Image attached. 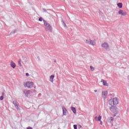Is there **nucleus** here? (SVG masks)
Here are the masks:
<instances>
[{
  "label": "nucleus",
  "mask_w": 129,
  "mask_h": 129,
  "mask_svg": "<svg viewBox=\"0 0 129 129\" xmlns=\"http://www.w3.org/2000/svg\"><path fill=\"white\" fill-rule=\"evenodd\" d=\"M109 104L111 106H115L118 104V99L117 98H114L109 100Z\"/></svg>",
  "instance_id": "obj_1"
},
{
  "label": "nucleus",
  "mask_w": 129,
  "mask_h": 129,
  "mask_svg": "<svg viewBox=\"0 0 129 129\" xmlns=\"http://www.w3.org/2000/svg\"><path fill=\"white\" fill-rule=\"evenodd\" d=\"M25 87H28V88H32L34 87V83L33 82L28 81L24 84Z\"/></svg>",
  "instance_id": "obj_2"
},
{
  "label": "nucleus",
  "mask_w": 129,
  "mask_h": 129,
  "mask_svg": "<svg viewBox=\"0 0 129 129\" xmlns=\"http://www.w3.org/2000/svg\"><path fill=\"white\" fill-rule=\"evenodd\" d=\"M110 110L115 114H117V113L118 112V109L116 107V106H111V107L110 108Z\"/></svg>",
  "instance_id": "obj_3"
},
{
  "label": "nucleus",
  "mask_w": 129,
  "mask_h": 129,
  "mask_svg": "<svg viewBox=\"0 0 129 129\" xmlns=\"http://www.w3.org/2000/svg\"><path fill=\"white\" fill-rule=\"evenodd\" d=\"M43 22H44V26H45V27L47 28V29H46V30L48 31V30H51V26H50V24L45 20Z\"/></svg>",
  "instance_id": "obj_4"
},
{
  "label": "nucleus",
  "mask_w": 129,
  "mask_h": 129,
  "mask_svg": "<svg viewBox=\"0 0 129 129\" xmlns=\"http://www.w3.org/2000/svg\"><path fill=\"white\" fill-rule=\"evenodd\" d=\"M86 42L87 44H88V45H92L93 46H94L95 45V43H94V42H93V41L90 39L86 40Z\"/></svg>",
  "instance_id": "obj_5"
},
{
  "label": "nucleus",
  "mask_w": 129,
  "mask_h": 129,
  "mask_svg": "<svg viewBox=\"0 0 129 129\" xmlns=\"http://www.w3.org/2000/svg\"><path fill=\"white\" fill-rule=\"evenodd\" d=\"M108 94V93L107 92V91H103L102 92V96L103 97V98H104V99H105V98H106V96H107V94Z\"/></svg>",
  "instance_id": "obj_6"
},
{
  "label": "nucleus",
  "mask_w": 129,
  "mask_h": 129,
  "mask_svg": "<svg viewBox=\"0 0 129 129\" xmlns=\"http://www.w3.org/2000/svg\"><path fill=\"white\" fill-rule=\"evenodd\" d=\"M101 46L103 48H104V49H107L108 48H109V46L107 43L102 44Z\"/></svg>",
  "instance_id": "obj_7"
},
{
  "label": "nucleus",
  "mask_w": 129,
  "mask_h": 129,
  "mask_svg": "<svg viewBox=\"0 0 129 129\" xmlns=\"http://www.w3.org/2000/svg\"><path fill=\"white\" fill-rule=\"evenodd\" d=\"M10 66H11V67L12 68H14V69H15V68H16V63L15 62H14V61H13V60L11 61V62L10 63Z\"/></svg>",
  "instance_id": "obj_8"
},
{
  "label": "nucleus",
  "mask_w": 129,
  "mask_h": 129,
  "mask_svg": "<svg viewBox=\"0 0 129 129\" xmlns=\"http://www.w3.org/2000/svg\"><path fill=\"white\" fill-rule=\"evenodd\" d=\"M101 82L103 83V85H104V86H108V84H107L106 81L104 80H102Z\"/></svg>",
  "instance_id": "obj_9"
},
{
  "label": "nucleus",
  "mask_w": 129,
  "mask_h": 129,
  "mask_svg": "<svg viewBox=\"0 0 129 129\" xmlns=\"http://www.w3.org/2000/svg\"><path fill=\"white\" fill-rule=\"evenodd\" d=\"M14 104L15 105V107H16V108H17V109H19V108H20V107H19V103H18L17 101H14Z\"/></svg>",
  "instance_id": "obj_10"
},
{
  "label": "nucleus",
  "mask_w": 129,
  "mask_h": 129,
  "mask_svg": "<svg viewBox=\"0 0 129 129\" xmlns=\"http://www.w3.org/2000/svg\"><path fill=\"white\" fill-rule=\"evenodd\" d=\"M62 111L63 114H64V115H66V114H67V110L64 107H62Z\"/></svg>",
  "instance_id": "obj_11"
},
{
  "label": "nucleus",
  "mask_w": 129,
  "mask_h": 129,
  "mask_svg": "<svg viewBox=\"0 0 129 129\" xmlns=\"http://www.w3.org/2000/svg\"><path fill=\"white\" fill-rule=\"evenodd\" d=\"M55 77V76L52 75L50 77V81L51 82H53V81H54V78Z\"/></svg>",
  "instance_id": "obj_12"
},
{
  "label": "nucleus",
  "mask_w": 129,
  "mask_h": 129,
  "mask_svg": "<svg viewBox=\"0 0 129 129\" xmlns=\"http://www.w3.org/2000/svg\"><path fill=\"white\" fill-rule=\"evenodd\" d=\"M95 119H97V118H98V121H100L101 120V116L99 115L98 117L95 116Z\"/></svg>",
  "instance_id": "obj_13"
},
{
  "label": "nucleus",
  "mask_w": 129,
  "mask_h": 129,
  "mask_svg": "<svg viewBox=\"0 0 129 129\" xmlns=\"http://www.w3.org/2000/svg\"><path fill=\"white\" fill-rule=\"evenodd\" d=\"M117 6L119 8V9H121L122 8V3H120L117 4Z\"/></svg>",
  "instance_id": "obj_14"
},
{
  "label": "nucleus",
  "mask_w": 129,
  "mask_h": 129,
  "mask_svg": "<svg viewBox=\"0 0 129 129\" xmlns=\"http://www.w3.org/2000/svg\"><path fill=\"white\" fill-rule=\"evenodd\" d=\"M71 110L74 112V113H76V109L75 107H72Z\"/></svg>",
  "instance_id": "obj_15"
},
{
  "label": "nucleus",
  "mask_w": 129,
  "mask_h": 129,
  "mask_svg": "<svg viewBox=\"0 0 129 129\" xmlns=\"http://www.w3.org/2000/svg\"><path fill=\"white\" fill-rule=\"evenodd\" d=\"M90 68L91 69V71H94L95 70L94 68L92 67V66H90Z\"/></svg>",
  "instance_id": "obj_16"
},
{
  "label": "nucleus",
  "mask_w": 129,
  "mask_h": 129,
  "mask_svg": "<svg viewBox=\"0 0 129 129\" xmlns=\"http://www.w3.org/2000/svg\"><path fill=\"white\" fill-rule=\"evenodd\" d=\"M114 119L113 118V117H111L109 118L110 122H112V121H113Z\"/></svg>",
  "instance_id": "obj_17"
},
{
  "label": "nucleus",
  "mask_w": 129,
  "mask_h": 129,
  "mask_svg": "<svg viewBox=\"0 0 129 129\" xmlns=\"http://www.w3.org/2000/svg\"><path fill=\"white\" fill-rule=\"evenodd\" d=\"M123 11L121 10H120L119 11H118V14L119 15H122V13H123Z\"/></svg>",
  "instance_id": "obj_18"
},
{
  "label": "nucleus",
  "mask_w": 129,
  "mask_h": 129,
  "mask_svg": "<svg viewBox=\"0 0 129 129\" xmlns=\"http://www.w3.org/2000/svg\"><path fill=\"white\" fill-rule=\"evenodd\" d=\"M18 64L19 65V66H20V67H22V63H21V60L18 61Z\"/></svg>",
  "instance_id": "obj_19"
},
{
  "label": "nucleus",
  "mask_w": 129,
  "mask_h": 129,
  "mask_svg": "<svg viewBox=\"0 0 129 129\" xmlns=\"http://www.w3.org/2000/svg\"><path fill=\"white\" fill-rule=\"evenodd\" d=\"M121 16H126V12H122Z\"/></svg>",
  "instance_id": "obj_20"
},
{
  "label": "nucleus",
  "mask_w": 129,
  "mask_h": 129,
  "mask_svg": "<svg viewBox=\"0 0 129 129\" xmlns=\"http://www.w3.org/2000/svg\"><path fill=\"white\" fill-rule=\"evenodd\" d=\"M74 128L77 129V125H76V124L74 125Z\"/></svg>",
  "instance_id": "obj_21"
},
{
  "label": "nucleus",
  "mask_w": 129,
  "mask_h": 129,
  "mask_svg": "<svg viewBox=\"0 0 129 129\" xmlns=\"http://www.w3.org/2000/svg\"><path fill=\"white\" fill-rule=\"evenodd\" d=\"M0 100H4V96H2L0 97Z\"/></svg>",
  "instance_id": "obj_22"
},
{
  "label": "nucleus",
  "mask_w": 129,
  "mask_h": 129,
  "mask_svg": "<svg viewBox=\"0 0 129 129\" xmlns=\"http://www.w3.org/2000/svg\"><path fill=\"white\" fill-rule=\"evenodd\" d=\"M39 21L40 22H42V21H43V18L42 17H40L39 19Z\"/></svg>",
  "instance_id": "obj_23"
},
{
  "label": "nucleus",
  "mask_w": 129,
  "mask_h": 129,
  "mask_svg": "<svg viewBox=\"0 0 129 129\" xmlns=\"http://www.w3.org/2000/svg\"><path fill=\"white\" fill-rule=\"evenodd\" d=\"M4 95H5V92L2 93V96H4Z\"/></svg>",
  "instance_id": "obj_24"
},
{
  "label": "nucleus",
  "mask_w": 129,
  "mask_h": 129,
  "mask_svg": "<svg viewBox=\"0 0 129 129\" xmlns=\"http://www.w3.org/2000/svg\"><path fill=\"white\" fill-rule=\"evenodd\" d=\"M100 124H101V125H102V121H100Z\"/></svg>",
  "instance_id": "obj_25"
},
{
  "label": "nucleus",
  "mask_w": 129,
  "mask_h": 129,
  "mask_svg": "<svg viewBox=\"0 0 129 129\" xmlns=\"http://www.w3.org/2000/svg\"><path fill=\"white\" fill-rule=\"evenodd\" d=\"M26 76H29V73H26Z\"/></svg>",
  "instance_id": "obj_26"
},
{
  "label": "nucleus",
  "mask_w": 129,
  "mask_h": 129,
  "mask_svg": "<svg viewBox=\"0 0 129 129\" xmlns=\"http://www.w3.org/2000/svg\"><path fill=\"white\" fill-rule=\"evenodd\" d=\"M27 129H32V127H28Z\"/></svg>",
  "instance_id": "obj_27"
},
{
  "label": "nucleus",
  "mask_w": 129,
  "mask_h": 129,
  "mask_svg": "<svg viewBox=\"0 0 129 129\" xmlns=\"http://www.w3.org/2000/svg\"><path fill=\"white\" fill-rule=\"evenodd\" d=\"M94 92H97V90H95Z\"/></svg>",
  "instance_id": "obj_28"
},
{
  "label": "nucleus",
  "mask_w": 129,
  "mask_h": 129,
  "mask_svg": "<svg viewBox=\"0 0 129 129\" xmlns=\"http://www.w3.org/2000/svg\"><path fill=\"white\" fill-rule=\"evenodd\" d=\"M116 114H115H115H113V116L114 117V116H116Z\"/></svg>",
  "instance_id": "obj_29"
},
{
  "label": "nucleus",
  "mask_w": 129,
  "mask_h": 129,
  "mask_svg": "<svg viewBox=\"0 0 129 129\" xmlns=\"http://www.w3.org/2000/svg\"><path fill=\"white\" fill-rule=\"evenodd\" d=\"M64 25H65V26H66V23H64Z\"/></svg>",
  "instance_id": "obj_30"
},
{
  "label": "nucleus",
  "mask_w": 129,
  "mask_h": 129,
  "mask_svg": "<svg viewBox=\"0 0 129 129\" xmlns=\"http://www.w3.org/2000/svg\"><path fill=\"white\" fill-rule=\"evenodd\" d=\"M54 62H56V60H54Z\"/></svg>",
  "instance_id": "obj_31"
}]
</instances>
